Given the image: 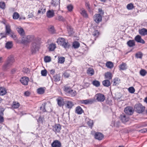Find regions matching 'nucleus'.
<instances>
[{
    "label": "nucleus",
    "mask_w": 147,
    "mask_h": 147,
    "mask_svg": "<svg viewBox=\"0 0 147 147\" xmlns=\"http://www.w3.org/2000/svg\"><path fill=\"white\" fill-rule=\"evenodd\" d=\"M39 44L38 42L35 40L32 42L31 47V51L32 53H35L39 48Z\"/></svg>",
    "instance_id": "nucleus-1"
},
{
    "label": "nucleus",
    "mask_w": 147,
    "mask_h": 147,
    "mask_svg": "<svg viewBox=\"0 0 147 147\" xmlns=\"http://www.w3.org/2000/svg\"><path fill=\"white\" fill-rule=\"evenodd\" d=\"M57 42L59 45H61L65 49L68 48L70 46L68 42H66L65 39L63 38H58Z\"/></svg>",
    "instance_id": "nucleus-2"
},
{
    "label": "nucleus",
    "mask_w": 147,
    "mask_h": 147,
    "mask_svg": "<svg viewBox=\"0 0 147 147\" xmlns=\"http://www.w3.org/2000/svg\"><path fill=\"white\" fill-rule=\"evenodd\" d=\"M34 39V36L31 35L25 36L22 38L21 42L23 44H27Z\"/></svg>",
    "instance_id": "nucleus-3"
},
{
    "label": "nucleus",
    "mask_w": 147,
    "mask_h": 147,
    "mask_svg": "<svg viewBox=\"0 0 147 147\" xmlns=\"http://www.w3.org/2000/svg\"><path fill=\"white\" fill-rule=\"evenodd\" d=\"M145 107L141 104H137L134 106V109L137 113H140L143 112L144 110Z\"/></svg>",
    "instance_id": "nucleus-4"
},
{
    "label": "nucleus",
    "mask_w": 147,
    "mask_h": 147,
    "mask_svg": "<svg viewBox=\"0 0 147 147\" xmlns=\"http://www.w3.org/2000/svg\"><path fill=\"white\" fill-rule=\"evenodd\" d=\"M94 97L98 101L100 102H103L105 98V96L100 93L96 94Z\"/></svg>",
    "instance_id": "nucleus-5"
},
{
    "label": "nucleus",
    "mask_w": 147,
    "mask_h": 147,
    "mask_svg": "<svg viewBox=\"0 0 147 147\" xmlns=\"http://www.w3.org/2000/svg\"><path fill=\"white\" fill-rule=\"evenodd\" d=\"M120 118L121 121L124 123H125L129 120V116L124 114H123L120 115Z\"/></svg>",
    "instance_id": "nucleus-6"
},
{
    "label": "nucleus",
    "mask_w": 147,
    "mask_h": 147,
    "mask_svg": "<svg viewBox=\"0 0 147 147\" xmlns=\"http://www.w3.org/2000/svg\"><path fill=\"white\" fill-rule=\"evenodd\" d=\"M94 101V100L93 99H90L85 100H82L80 101V102L81 103L85 105L88 104H92Z\"/></svg>",
    "instance_id": "nucleus-7"
},
{
    "label": "nucleus",
    "mask_w": 147,
    "mask_h": 147,
    "mask_svg": "<svg viewBox=\"0 0 147 147\" xmlns=\"http://www.w3.org/2000/svg\"><path fill=\"white\" fill-rule=\"evenodd\" d=\"M124 111L126 114L129 115H131L133 113V108L130 107H126Z\"/></svg>",
    "instance_id": "nucleus-8"
},
{
    "label": "nucleus",
    "mask_w": 147,
    "mask_h": 147,
    "mask_svg": "<svg viewBox=\"0 0 147 147\" xmlns=\"http://www.w3.org/2000/svg\"><path fill=\"white\" fill-rule=\"evenodd\" d=\"M61 129V125L59 124H57L53 126V130L56 133L60 132Z\"/></svg>",
    "instance_id": "nucleus-9"
},
{
    "label": "nucleus",
    "mask_w": 147,
    "mask_h": 147,
    "mask_svg": "<svg viewBox=\"0 0 147 147\" xmlns=\"http://www.w3.org/2000/svg\"><path fill=\"white\" fill-rule=\"evenodd\" d=\"M94 21L97 23L101 22L102 20V17L100 14H95L94 16Z\"/></svg>",
    "instance_id": "nucleus-10"
},
{
    "label": "nucleus",
    "mask_w": 147,
    "mask_h": 147,
    "mask_svg": "<svg viewBox=\"0 0 147 147\" xmlns=\"http://www.w3.org/2000/svg\"><path fill=\"white\" fill-rule=\"evenodd\" d=\"M95 138L99 140H101L104 137V136L101 133L97 132L95 133L94 135Z\"/></svg>",
    "instance_id": "nucleus-11"
},
{
    "label": "nucleus",
    "mask_w": 147,
    "mask_h": 147,
    "mask_svg": "<svg viewBox=\"0 0 147 147\" xmlns=\"http://www.w3.org/2000/svg\"><path fill=\"white\" fill-rule=\"evenodd\" d=\"M16 30L19 34L22 36L25 35V32L24 29L20 26L17 28Z\"/></svg>",
    "instance_id": "nucleus-12"
},
{
    "label": "nucleus",
    "mask_w": 147,
    "mask_h": 147,
    "mask_svg": "<svg viewBox=\"0 0 147 147\" xmlns=\"http://www.w3.org/2000/svg\"><path fill=\"white\" fill-rule=\"evenodd\" d=\"M46 14L48 18H52L54 16V11L52 9L49 10L47 11Z\"/></svg>",
    "instance_id": "nucleus-13"
},
{
    "label": "nucleus",
    "mask_w": 147,
    "mask_h": 147,
    "mask_svg": "<svg viewBox=\"0 0 147 147\" xmlns=\"http://www.w3.org/2000/svg\"><path fill=\"white\" fill-rule=\"evenodd\" d=\"M29 80V79L28 78L26 77L22 78L20 80L21 83L25 85H28Z\"/></svg>",
    "instance_id": "nucleus-14"
},
{
    "label": "nucleus",
    "mask_w": 147,
    "mask_h": 147,
    "mask_svg": "<svg viewBox=\"0 0 147 147\" xmlns=\"http://www.w3.org/2000/svg\"><path fill=\"white\" fill-rule=\"evenodd\" d=\"M61 143L58 140L54 141L51 144V146L52 147H61Z\"/></svg>",
    "instance_id": "nucleus-15"
},
{
    "label": "nucleus",
    "mask_w": 147,
    "mask_h": 147,
    "mask_svg": "<svg viewBox=\"0 0 147 147\" xmlns=\"http://www.w3.org/2000/svg\"><path fill=\"white\" fill-rule=\"evenodd\" d=\"M135 40L138 42L144 44L145 41L142 38L141 36L139 35H137L135 38Z\"/></svg>",
    "instance_id": "nucleus-16"
},
{
    "label": "nucleus",
    "mask_w": 147,
    "mask_h": 147,
    "mask_svg": "<svg viewBox=\"0 0 147 147\" xmlns=\"http://www.w3.org/2000/svg\"><path fill=\"white\" fill-rule=\"evenodd\" d=\"M5 32L6 34H9L13 32L11 28V26L9 24H5Z\"/></svg>",
    "instance_id": "nucleus-17"
},
{
    "label": "nucleus",
    "mask_w": 147,
    "mask_h": 147,
    "mask_svg": "<svg viewBox=\"0 0 147 147\" xmlns=\"http://www.w3.org/2000/svg\"><path fill=\"white\" fill-rule=\"evenodd\" d=\"M4 111V108H0V123L3 122L4 121V118L3 117Z\"/></svg>",
    "instance_id": "nucleus-18"
},
{
    "label": "nucleus",
    "mask_w": 147,
    "mask_h": 147,
    "mask_svg": "<svg viewBox=\"0 0 147 147\" xmlns=\"http://www.w3.org/2000/svg\"><path fill=\"white\" fill-rule=\"evenodd\" d=\"M139 33L142 36H145L147 35V30L145 28L139 29L138 31Z\"/></svg>",
    "instance_id": "nucleus-19"
},
{
    "label": "nucleus",
    "mask_w": 147,
    "mask_h": 147,
    "mask_svg": "<svg viewBox=\"0 0 147 147\" xmlns=\"http://www.w3.org/2000/svg\"><path fill=\"white\" fill-rule=\"evenodd\" d=\"M57 103L59 106L61 107L64 104V99L61 97H59L57 99Z\"/></svg>",
    "instance_id": "nucleus-20"
},
{
    "label": "nucleus",
    "mask_w": 147,
    "mask_h": 147,
    "mask_svg": "<svg viewBox=\"0 0 147 147\" xmlns=\"http://www.w3.org/2000/svg\"><path fill=\"white\" fill-rule=\"evenodd\" d=\"M15 60L13 56L12 55H10L9 57L7 59V62L12 65L14 62Z\"/></svg>",
    "instance_id": "nucleus-21"
},
{
    "label": "nucleus",
    "mask_w": 147,
    "mask_h": 147,
    "mask_svg": "<svg viewBox=\"0 0 147 147\" xmlns=\"http://www.w3.org/2000/svg\"><path fill=\"white\" fill-rule=\"evenodd\" d=\"M11 64L6 61V62L3 65V69L4 70H6L8 69L11 66Z\"/></svg>",
    "instance_id": "nucleus-22"
},
{
    "label": "nucleus",
    "mask_w": 147,
    "mask_h": 147,
    "mask_svg": "<svg viewBox=\"0 0 147 147\" xmlns=\"http://www.w3.org/2000/svg\"><path fill=\"white\" fill-rule=\"evenodd\" d=\"M7 93V90L5 88L2 87H0V95L3 96Z\"/></svg>",
    "instance_id": "nucleus-23"
},
{
    "label": "nucleus",
    "mask_w": 147,
    "mask_h": 147,
    "mask_svg": "<svg viewBox=\"0 0 147 147\" xmlns=\"http://www.w3.org/2000/svg\"><path fill=\"white\" fill-rule=\"evenodd\" d=\"M76 112L79 114H81L83 112V111L80 106H78L76 108Z\"/></svg>",
    "instance_id": "nucleus-24"
},
{
    "label": "nucleus",
    "mask_w": 147,
    "mask_h": 147,
    "mask_svg": "<svg viewBox=\"0 0 147 147\" xmlns=\"http://www.w3.org/2000/svg\"><path fill=\"white\" fill-rule=\"evenodd\" d=\"M66 105L65 106L66 107L71 109L74 106V105L73 102L70 101H66Z\"/></svg>",
    "instance_id": "nucleus-25"
},
{
    "label": "nucleus",
    "mask_w": 147,
    "mask_h": 147,
    "mask_svg": "<svg viewBox=\"0 0 147 147\" xmlns=\"http://www.w3.org/2000/svg\"><path fill=\"white\" fill-rule=\"evenodd\" d=\"M103 85L106 87H108L111 85L110 81L108 80H104L102 82Z\"/></svg>",
    "instance_id": "nucleus-26"
},
{
    "label": "nucleus",
    "mask_w": 147,
    "mask_h": 147,
    "mask_svg": "<svg viewBox=\"0 0 147 147\" xmlns=\"http://www.w3.org/2000/svg\"><path fill=\"white\" fill-rule=\"evenodd\" d=\"M20 106L19 103L16 101H13L12 105V107L13 109H17Z\"/></svg>",
    "instance_id": "nucleus-27"
},
{
    "label": "nucleus",
    "mask_w": 147,
    "mask_h": 147,
    "mask_svg": "<svg viewBox=\"0 0 147 147\" xmlns=\"http://www.w3.org/2000/svg\"><path fill=\"white\" fill-rule=\"evenodd\" d=\"M105 78L109 80H111L112 78V76L111 73L109 72H108L105 74Z\"/></svg>",
    "instance_id": "nucleus-28"
},
{
    "label": "nucleus",
    "mask_w": 147,
    "mask_h": 147,
    "mask_svg": "<svg viewBox=\"0 0 147 147\" xmlns=\"http://www.w3.org/2000/svg\"><path fill=\"white\" fill-rule=\"evenodd\" d=\"M87 73L90 76H92L94 74V71L93 69L89 68L87 71Z\"/></svg>",
    "instance_id": "nucleus-29"
},
{
    "label": "nucleus",
    "mask_w": 147,
    "mask_h": 147,
    "mask_svg": "<svg viewBox=\"0 0 147 147\" xmlns=\"http://www.w3.org/2000/svg\"><path fill=\"white\" fill-rule=\"evenodd\" d=\"M56 47V45L52 43L49 45L48 48L50 51H52L54 50Z\"/></svg>",
    "instance_id": "nucleus-30"
},
{
    "label": "nucleus",
    "mask_w": 147,
    "mask_h": 147,
    "mask_svg": "<svg viewBox=\"0 0 147 147\" xmlns=\"http://www.w3.org/2000/svg\"><path fill=\"white\" fill-rule=\"evenodd\" d=\"M120 80L119 78H115L113 80V85L115 86L119 84L120 82Z\"/></svg>",
    "instance_id": "nucleus-31"
},
{
    "label": "nucleus",
    "mask_w": 147,
    "mask_h": 147,
    "mask_svg": "<svg viewBox=\"0 0 147 147\" xmlns=\"http://www.w3.org/2000/svg\"><path fill=\"white\" fill-rule=\"evenodd\" d=\"M128 45L129 47H132L135 45V42L133 40H130L127 42Z\"/></svg>",
    "instance_id": "nucleus-32"
},
{
    "label": "nucleus",
    "mask_w": 147,
    "mask_h": 147,
    "mask_svg": "<svg viewBox=\"0 0 147 147\" xmlns=\"http://www.w3.org/2000/svg\"><path fill=\"white\" fill-rule=\"evenodd\" d=\"M13 46L12 43V42H7L5 45V47L7 49H10Z\"/></svg>",
    "instance_id": "nucleus-33"
},
{
    "label": "nucleus",
    "mask_w": 147,
    "mask_h": 147,
    "mask_svg": "<svg viewBox=\"0 0 147 147\" xmlns=\"http://www.w3.org/2000/svg\"><path fill=\"white\" fill-rule=\"evenodd\" d=\"M67 28L68 34L69 35H71L73 33V29L70 26L67 25Z\"/></svg>",
    "instance_id": "nucleus-34"
},
{
    "label": "nucleus",
    "mask_w": 147,
    "mask_h": 147,
    "mask_svg": "<svg viewBox=\"0 0 147 147\" xmlns=\"http://www.w3.org/2000/svg\"><path fill=\"white\" fill-rule=\"evenodd\" d=\"M92 84L94 86L96 87H98L100 85V82L99 81L96 80L93 81L92 82Z\"/></svg>",
    "instance_id": "nucleus-35"
},
{
    "label": "nucleus",
    "mask_w": 147,
    "mask_h": 147,
    "mask_svg": "<svg viewBox=\"0 0 147 147\" xmlns=\"http://www.w3.org/2000/svg\"><path fill=\"white\" fill-rule=\"evenodd\" d=\"M45 89L42 88H40L37 89V92L39 94H42L44 93Z\"/></svg>",
    "instance_id": "nucleus-36"
},
{
    "label": "nucleus",
    "mask_w": 147,
    "mask_h": 147,
    "mask_svg": "<svg viewBox=\"0 0 147 147\" xmlns=\"http://www.w3.org/2000/svg\"><path fill=\"white\" fill-rule=\"evenodd\" d=\"M120 69L125 70L127 69L126 64L125 63H122L121 65L119 66Z\"/></svg>",
    "instance_id": "nucleus-37"
},
{
    "label": "nucleus",
    "mask_w": 147,
    "mask_h": 147,
    "mask_svg": "<svg viewBox=\"0 0 147 147\" xmlns=\"http://www.w3.org/2000/svg\"><path fill=\"white\" fill-rule=\"evenodd\" d=\"M86 122L89 126L91 127L93 124V121L88 118L86 119Z\"/></svg>",
    "instance_id": "nucleus-38"
},
{
    "label": "nucleus",
    "mask_w": 147,
    "mask_h": 147,
    "mask_svg": "<svg viewBox=\"0 0 147 147\" xmlns=\"http://www.w3.org/2000/svg\"><path fill=\"white\" fill-rule=\"evenodd\" d=\"M45 12L46 8L45 7H41L38 11V13L40 14L41 13L42 14H43Z\"/></svg>",
    "instance_id": "nucleus-39"
},
{
    "label": "nucleus",
    "mask_w": 147,
    "mask_h": 147,
    "mask_svg": "<svg viewBox=\"0 0 147 147\" xmlns=\"http://www.w3.org/2000/svg\"><path fill=\"white\" fill-rule=\"evenodd\" d=\"M80 46V43L77 41H75L73 43V47L74 49H77Z\"/></svg>",
    "instance_id": "nucleus-40"
},
{
    "label": "nucleus",
    "mask_w": 147,
    "mask_h": 147,
    "mask_svg": "<svg viewBox=\"0 0 147 147\" xmlns=\"http://www.w3.org/2000/svg\"><path fill=\"white\" fill-rule=\"evenodd\" d=\"M48 30L49 31L52 33H54L55 31L54 26L51 25L49 26Z\"/></svg>",
    "instance_id": "nucleus-41"
},
{
    "label": "nucleus",
    "mask_w": 147,
    "mask_h": 147,
    "mask_svg": "<svg viewBox=\"0 0 147 147\" xmlns=\"http://www.w3.org/2000/svg\"><path fill=\"white\" fill-rule=\"evenodd\" d=\"M10 35V36L13 38V40L16 41H17L18 40L17 37V36L14 32H13L11 33L10 34H9Z\"/></svg>",
    "instance_id": "nucleus-42"
},
{
    "label": "nucleus",
    "mask_w": 147,
    "mask_h": 147,
    "mask_svg": "<svg viewBox=\"0 0 147 147\" xmlns=\"http://www.w3.org/2000/svg\"><path fill=\"white\" fill-rule=\"evenodd\" d=\"M106 66L108 68H112L113 67V64L112 62L108 61L106 63Z\"/></svg>",
    "instance_id": "nucleus-43"
},
{
    "label": "nucleus",
    "mask_w": 147,
    "mask_h": 147,
    "mask_svg": "<svg viewBox=\"0 0 147 147\" xmlns=\"http://www.w3.org/2000/svg\"><path fill=\"white\" fill-rule=\"evenodd\" d=\"M54 80L57 82L59 81L60 80V77L59 74H56L53 76Z\"/></svg>",
    "instance_id": "nucleus-44"
},
{
    "label": "nucleus",
    "mask_w": 147,
    "mask_h": 147,
    "mask_svg": "<svg viewBox=\"0 0 147 147\" xmlns=\"http://www.w3.org/2000/svg\"><path fill=\"white\" fill-rule=\"evenodd\" d=\"M68 93L72 96H74L76 94V92L75 90H71Z\"/></svg>",
    "instance_id": "nucleus-45"
},
{
    "label": "nucleus",
    "mask_w": 147,
    "mask_h": 147,
    "mask_svg": "<svg viewBox=\"0 0 147 147\" xmlns=\"http://www.w3.org/2000/svg\"><path fill=\"white\" fill-rule=\"evenodd\" d=\"M134 8L133 4L130 3L128 4L127 6V8L128 10H131Z\"/></svg>",
    "instance_id": "nucleus-46"
},
{
    "label": "nucleus",
    "mask_w": 147,
    "mask_h": 147,
    "mask_svg": "<svg viewBox=\"0 0 147 147\" xmlns=\"http://www.w3.org/2000/svg\"><path fill=\"white\" fill-rule=\"evenodd\" d=\"M65 58L63 57H59L58 62L59 63H62L65 61Z\"/></svg>",
    "instance_id": "nucleus-47"
},
{
    "label": "nucleus",
    "mask_w": 147,
    "mask_h": 147,
    "mask_svg": "<svg viewBox=\"0 0 147 147\" xmlns=\"http://www.w3.org/2000/svg\"><path fill=\"white\" fill-rule=\"evenodd\" d=\"M19 17V15L17 12H15L13 15V18L14 19H18Z\"/></svg>",
    "instance_id": "nucleus-48"
},
{
    "label": "nucleus",
    "mask_w": 147,
    "mask_h": 147,
    "mask_svg": "<svg viewBox=\"0 0 147 147\" xmlns=\"http://www.w3.org/2000/svg\"><path fill=\"white\" fill-rule=\"evenodd\" d=\"M67 8L69 11H71L73 9V6L71 4L68 5L67 6Z\"/></svg>",
    "instance_id": "nucleus-49"
},
{
    "label": "nucleus",
    "mask_w": 147,
    "mask_h": 147,
    "mask_svg": "<svg viewBox=\"0 0 147 147\" xmlns=\"http://www.w3.org/2000/svg\"><path fill=\"white\" fill-rule=\"evenodd\" d=\"M51 60V59L50 57L48 56H45L44 58V61L46 62H49Z\"/></svg>",
    "instance_id": "nucleus-50"
},
{
    "label": "nucleus",
    "mask_w": 147,
    "mask_h": 147,
    "mask_svg": "<svg viewBox=\"0 0 147 147\" xmlns=\"http://www.w3.org/2000/svg\"><path fill=\"white\" fill-rule=\"evenodd\" d=\"M135 56L137 58H141L142 56V54L141 52H138L136 54Z\"/></svg>",
    "instance_id": "nucleus-51"
},
{
    "label": "nucleus",
    "mask_w": 147,
    "mask_h": 147,
    "mask_svg": "<svg viewBox=\"0 0 147 147\" xmlns=\"http://www.w3.org/2000/svg\"><path fill=\"white\" fill-rule=\"evenodd\" d=\"M81 13L84 17L86 18L88 17V16L87 14L86 13V11L85 10H82L81 12Z\"/></svg>",
    "instance_id": "nucleus-52"
},
{
    "label": "nucleus",
    "mask_w": 147,
    "mask_h": 147,
    "mask_svg": "<svg viewBox=\"0 0 147 147\" xmlns=\"http://www.w3.org/2000/svg\"><path fill=\"white\" fill-rule=\"evenodd\" d=\"M128 90L130 93H133L135 91V89L133 87H131L128 88Z\"/></svg>",
    "instance_id": "nucleus-53"
},
{
    "label": "nucleus",
    "mask_w": 147,
    "mask_h": 147,
    "mask_svg": "<svg viewBox=\"0 0 147 147\" xmlns=\"http://www.w3.org/2000/svg\"><path fill=\"white\" fill-rule=\"evenodd\" d=\"M64 89V90L65 92L68 93L70 92V91L71 90V89L70 87H68L67 86H65Z\"/></svg>",
    "instance_id": "nucleus-54"
},
{
    "label": "nucleus",
    "mask_w": 147,
    "mask_h": 147,
    "mask_svg": "<svg viewBox=\"0 0 147 147\" xmlns=\"http://www.w3.org/2000/svg\"><path fill=\"white\" fill-rule=\"evenodd\" d=\"M46 103H44L42 104V106L40 107V109L42 110L43 112H45L46 111V110L45 109V107L46 105Z\"/></svg>",
    "instance_id": "nucleus-55"
},
{
    "label": "nucleus",
    "mask_w": 147,
    "mask_h": 147,
    "mask_svg": "<svg viewBox=\"0 0 147 147\" xmlns=\"http://www.w3.org/2000/svg\"><path fill=\"white\" fill-rule=\"evenodd\" d=\"M147 72L144 69H141L140 71V75L143 76H145Z\"/></svg>",
    "instance_id": "nucleus-56"
},
{
    "label": "nucleus",
    "mask_w": 147,
    "mask_h": 147,
    "mask_svg": "<svg viewBox=\"0 0 147 147\" xmlns=\"http://www.w3.org/2000/svg\"><path fill=\"white\" fill-rule=\"evenodd\" d=\"M56 20H57L60 21H64L65 19L61 16H58L56 18Z\"/></svg>",
    "instance_id": "nucleus-57"
},
{
    "label": "nucleus",
    "mask_w": 147,
    "mask_h": 147,
    "mask_svg": "<svg viewBox=\"0 0 147 147\" xmlns=\"http://www.w3.org/2000/svg\"><path fill=\"white\" fill-rule=\"evenodd\" d=\"M0 8L4 9L5 8V2H0Z\"/></svg>",
    "instance_id": "nucleus-58"
},
{
    "label": "nucleus",
    "mask_w": 147,
    "mask_h": 147,
    "mask_svg": "<svg viewBox=\"0 0 147 147\" xmlns=\"http://www.w3.org/2000/svg\"><path fill=\"white\" fill-rule=\"evenodd\" d=\"M41 74L43 76H46L47 75V71L46 69L42 70L41 71Z\"/></svg>",
    "instance_id": "nucleus-59"
},
{
    "label": "nucleus",
    "mask_w": 147,
    "mask_h": 147,
    "mask_svg": "<svg viewBox=\"0 0 147 147\" xmlns=\"http://www.w3.org/2000/svg\"><path fill=\"white\" fill-rule=\"evenodd\" d=\"M99 34V32L97 30H95L93 33V35L94 36L97 37Z\"/></svg>",
    "instance_id": "nucleus-60"
},
{
    "label": "nucleus",
    "mask_w": 147,
    "mask_h": 147,
    "mask_svg": "<svg viewBox=\"0 0 147 147\" xmlns=\"http://www.w3.org/2000/svg\"><path fill=\"white\" fill-rule=\"evenodd\" d=\"M120 125V122L118 121H115L114 123V126L116 127H119V126Z\"/></svg>",
    "instance_id": "nucleus-61"
},
{
    "label": "nucleus",
    "mask_w": 147,
    "mask_h": 147,
    "mask_svg": "<svg viewBox=\"0 0 147 147\" xmlns=\"http://www.w3.org/2000/svg\"><path fill=\"white\" fill-rule=\"evenodd\" d=\"M64 76L66 78H68L69 76V74L68 71H66L64 74Z\"/></svg>",
    "instance_id": "nucleus-62"
},
{
    "label": "nucleus",
    "mask_w": 147,
    "mask_h": 147,
    "mask_svg": "<svg viewBox=\"0 0 147 147\" xmlns=\"http://www.w3.org/2000/svg\"><path fill=\"white\" fill-rule=\"evenodd\" d=\"M30 92L28 91L25 92L24 93V95L26 96H29L30 95Z\"/></svg>",
    "instance_id": "nucleus-63"
},
{
    "label": "nucleus",
    "mask_w": 147,
    "mask_h": 147,
    "mask_svg": "<svg viewBox=\"0 0 147 147\" xmlns=\"http://www.w3.org/2000/svg\"><path fill=\"white\" fill-rule=\"evenodd\" d=\"M23 71L25 73H27L29 72V70L28 68H25L23 69Z\"/></svg>",
    "instance_id": "nucleus-64"
}]
</instances>
